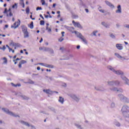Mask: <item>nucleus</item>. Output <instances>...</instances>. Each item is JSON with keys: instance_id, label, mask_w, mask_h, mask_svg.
<instances>
[{"instance_id": "1", "label": "nucleus", "mask_w": 129, "mask_h": 129, "mask_svg": "<svg viewBox=\"0 0 129 129\" xmlns=\"http://www.w3.org/2000/svg\"><path fill=\"white\" fill-rule=\"evenodd\" d=\"M121 112L125 117L126 116H127V113H129V106L126 105H123L121 109Z\"/></svg>"}, {"instance_id": "2", "label": "nucleus", "mask_w": 129, "mask_h": 129, "mask_svg": "<svg viewBox=\"0 0 129 129\" xmlns=\"http://www.w3.org/2000/svg\"><path fill=\"white\" fill-rule=\"evenodd\" d=\"M108 69L109 70H111V71H112L115 74H116L117 75H123V72L120 71V70H117L115 71L113 68H112L111 66H108Z\"/></svg>"}, {"instance_id": "3", "label": "nucleus", "mask_w": 129, "mask_h": 129, "mask_svg": "<svg viewBox=\"0 0 129 129\" xmlns=\"http://www.w3.org/2000/svg\"><path fill=\"white\" fill-rule=\"evenodd\" d=\"M2 110H3V111H5V112H6V113H7L8 114H9V115H12V116H14L15 117H17V116L20 117L19 115H17L16 114L13 113V112L10 111V110H9V109L3 108H2Z\"/></svg>"}, {"instance_id": "4", "label": "nucleus", "mask_w": 129, "mask_h": 129, "mask_svg": "<svg viewBox=\"0 0 129 129\" xmlns=\"http://www.w3.org/2000/svg\"><path fill=\"white\" fill-rule=\"evenodd\" d=\"M18 22H15L14 23V25H12L11 26V28H14V29H17V28H19V26H20V25H21V20H20V19L18 20Z\"/></svg>"}, {"instance_id": "5", "label": "nucleus", "mask_w": 129, "mask_h": 129, "mask_svg": "<svg viewBox=\"0 0 129 129\" xmlns=\"http://www.w3.org/2000/svg\"><path fill=\"white\" fill-rule=\"evenodd\" d=\"M21 123H22V124H23L24 125H26V126H31V127H32V128H35V126L33 125H30V124L29 123H28V122H26L25 121H23L21 120L20 121Z\"/></svg>"}, {"instance_id": "6", "label": "nucleus", "mask_w": 129, "mask_h": 129, "mask_svg": "<svg viewBox=\"0 0 129 129\" xmlns=\"http://www.w3.org/2000/svg\"><path fill=\"white\" fill-rule=\"evenodd\" d=\"M70 96L71 97V98L74 99V100H75V101H77V102H78V101L80 100V98L77 97L76 95L71 94Z\"/></svg>"}, {"instance_id": "7", "label": "nucleus", "mask_w": 129, "mask_h": 129, "mask_svg": "<svg viewBox=\"0 0 129 129\" xmlns=\"http://www.w3.org/2000/svg\"><path fill=\"white\" fill-rule=\"evenodd\" d=\"M110 90H112V91H117V92H123V90L122 89H117L116 87H113L112 88H111Z\"/></svg>"}, {"instance_id": "8", "label": "nucleus", "mask_w": 129, "mask_h": 129, "mask_svg": "<svg viewBox=\"0 0 129 129\" xmlns=\"http://www.w3.org/2000/svg\"><path fill=\"white\" fill-rule=\"evenodd\" d=\"M72 23L75 27H77V28H79V29H82V26L79 22H75L74 20L72 21Z\"/></svg>"}, {"instance_id": "9", "label": "nucleus", "mask_w": 129, "mask_h": 129, "mask_svg": "<svg viewBox=\"0 0 129 129\" xmlns=\"http://www.w3.org/2000/svg\"><path fill=\"white\" fill-rule=\"evenodd\" d=\"M16 95H17V96H20V97H21L22 99H25L26 100L29 99V98H28V97L23 95V94H22L21 92L17 93L16 94Z\"/></svg>"}, {"instance_id": "10", "label": "nucleus", "mask_w": 129, "mask_h": 129, "mask_svg": "<svg viewBox=\"0 0 129 129\" xmlns=\"http://www.w3.org/2000/svg\"><path fill=\"white\" fill-rule=\"evenodd\" d=\"M121 79L124 81L125 84H126L127 85L129 86V80L127 79L125 76H121Z\"/></svg>"}, {"instance_id": "11", "label": "nucleus", "mask_w": 129, "mask_h": 129, "mask_svg": "<svg viewBox=\"0 0 129 129\" xmlns=\"http://www.w3.org/2000/svg\"><path fill=\"white\" fill-rule=\"evenodd\" d=\"M101 25L106 29H109L110 28V25L107 22H101Z\"/></svg>"}, {"instance_id": "12", "label": "nucleus", "mask_w": 129, "mask_h": 129, "mask_svg": "<svg viewBox=\"0 0 129 129\" xmlns=\"http://www.w3.org/2000/svg\"><path fill=\"white\" fill-rule=\"evenodd\" d=\"M95 89L97 90V91H104V90H105L103 87L99 86L95 87Z\"/></svg>"}, {"instance_id": "13", "label": "nucleus", "mask_w": 129, "mask_h": 129, "mask_svg": "<svg viewBox=\"0 0 129 129\" xmlns=\"http://www.w3.org/2000/svg\"><path fill=\"white\" fill-rule=\"evenodd\" d=\"M117 9V10L115 11L116 14H121V6L118 5Z\"/></svg>"}, {"instance_id": "14", "label": "nucleus", "mask_w": 129, "mask_h": 129, "mask_svg": "<svg viewBox=\"0 0 129 129\" xmlns=\"http://www.w3.org/2000/svg\"><path fill=\"white\" fill-rule=\"evenodd\" d=\"M105 4L108 6L109 7H110V8H111L112 9H113L114 8V6L113 5H112V4L110 3V2L106 1H105Z\"/></svg>"}, {"instance_id": "15", "label": "nucleus", "mask_w": 129, "mask_h": 129, "mask_svg": "<svg viewBox=\"0 0 129 129\" xmlns=\"http://www.w3.org/2000/svg\"><path fill=\"white\" fill-rule=\"evenodd\" d=\"M115 55H116V57L118 58V59H121V60H125V58L124 57L121 56L117 53H115Z\"/></svg>"}, {"instance_id": "16", "label": "nucleus", "mask_w": 129, "mask_h": 129, "mask_svg": "<svg viewBox=\"0 0 129 129\" xmlns=\"http://www.w3.org/2000/svg\"><path fill=\"white\" fill-rule=\"evenodd\" d=\"M75 34H76L78 38H79L80 39H82L84 36H82V34L77 31H75Z\"/></svg>"}, {"instance_id": "17", "label": "nucleus", "mask_w": 129, "mask_h": 129, "mask_svg": "<svg viewBox=\"0 0 129 129\" xmlns=\"http://www.w3.org/2000/svg\"><path fill=\"white\" fill-rule=\"evenodd\" d=\"M21 29L22 30L23 33H25L28 31V28H27V27H26L25 25H22Z\"/></svg>"}, {"instance_id": "18", "label": "nucleus", "mask_w": 129, "mask_h": 129, "mask_svg": "<svg viewBox=\"0 0 129 129\" xmlns=\"http://www.w3.org/2000/svg\"><path fill=\"white\" fill-rule=\"evenodd\" d=\"M125 96H123V95L121 94H119L118 95V98L121 101H123L124 98Z\"/></svg>"}, {"instance_id": "19", "label": "nucleus", "mask_w": 129, "mask_h": 129, "mask_svg": "<svg viewBox=\"0 0 129 129\" xmlns=\"http://www.w3.org/2000/svg\"><path fill=\"white\" fill-rule=\"evenodd\" d=\"M116 47L117 49H118V50H122V49H123L121 44H116Z\"/></svg>"}, {"instance_id": "20", "label": "nucleus", "mask_w": 129, "mask_h": 129, "mask_svg": "<svg viewBox=\"0 0 129 129\" xmlns=\"http://www.w3.org/2000/svg\"><path fill=\"white\" fill-rule=\"evenodd\" d=\"M58 102L61 103V104H63L64 103V98L62 97L61 96H59L58 99Z\"/></svg>"}, {"instance_id": "21", "label": "nucleus", "mask_w": 129, "mask_h": 129, "mask_svg": "<svg viewBox=\"0 0 129 129\" xmlns=\"http://www.w3.org/2000/svg\"><path fill=\"white\" fill-rule=\"evenodd\" d=\"M75 126H76V127H77V128L78 129H83L84 127L83 126H82V125H80L79 123H75Z\"/></svg>"}, {"instance_id": "22", "label": "nucleus", "mask_w": 129, "mask_h": 129, "mask_svg": "<svg viewBox=\"0 0 129 129\" xmlns=\"http://www.w3.org/2000/svg\"><path fill=\"white\" fill-rule=\"evenodd\" d=\"M43 91V92H45V93H47V94H52V93H53V92L50 90V89H47V90L44 89Z\"/></svg>"}, {"instance_id": "23", "label": "nucleus", "mask_w": 129, "mask_h": 129, "mask_svg": "<svg viewBox=\"0 0 129 129\" xmlns=\"http://www.w3.org/2000/svg\"><path fill=\"white\" fill-rule=\"evenodd\" d=\"M113 123L116 126L119 127L121 125L120 123H119V122L117 121V120L115 119L114 120Z\"/></svg>"}, {"instance_id": "24", "label": "nucleus", "mask_w": 129, "mask_h": 129, "mask_svg": "<svg viewBox=\"0 0 129 129\" xmlns=\"http://www.w3.org/2000/svg\"><path fill=\"white\" fill-rule=\"evenodd\" d=\"M48 52H49V54H50V55H51V56H54V50H53V49L49 48L48 49Z\"/></svg>"}, {"instance_id": "25", "label": "nucleus", "mask_w": 129, "mask_h": 129, "mask_svg": "<svg viewBox=\"0 0 129 129\" xmlns=\"http://www.w3.org/2000/svg\"><path fill=\"white\" fill-rule=\"evenodd\" d=\"M107 83H108V85H109V86H112L114 85V81H108Z\"/></svg>"}, {"instance_id": "26", "label": "nucleus", "mask_w": 129, "mask_h": 129, "mask_svg": "<svg viewBox=\"0 0 129 129\" xmlns=\"http://www.w3.org/2000/svg\"><path fill=\"white\" fill-rule=\"evenodd\" d=\"M24 34V38H29V32L26 31L25 32H23Z\"/></svg>"}, {"instance_id": "27", "label": "nucleus", "mask_w": 129, "mask_h": 129, "mask_svg": "<svg viewBox=\"0 0 129 129\" xmlns=\"http://www.w3.org/2000/svg\"><path fill=\"white\" fill-rule=\"evenodd\" d=\"M8 12H11V8H9V9L8 10L7 8L5 9V11L4 12V14H7V17H9V14H8Z\"/></svg>"}, {"instance_id": "28", "label": "nucleus", "mask_w": 129, "mask_h": 129, "mask_svg": "<svg viewBox=\"0 0 129 129\" xmlns=\"http://www.w3.org/2000/svg\"><path fill=\"white\" fill-rule=\"evenodd\" d=\"M120 84V82L119 81H114V85L115 86H118Z\"/></svg>"}, {"instance_id": "29", "label": "nucleus", "mask_w": 129, "mask_h": 129, "mask_svg": "<svg viewBox=\"0 0 129 129\" xmlns=\"http://www.w3.org/2000/svg\"><path fill=\"white\" fill-rule=\"evenodd\" d=\"M123 102H125L126 103H129V100L128 98H126V97H124V99H123Z\"/></svg>"}, {"instance_id": "30", "label": "nucleus", "mask_w": 129, "mask_h": 129, "mask_svg": "<svg viewBox=\"0 0 129 129\" xmlns=\"http://www.w3.org/2000/svg\"><path fill=\"white\" fill-rule=\"evenodd\" d=\"M11 45L14 47H20V44L17 43L12 42Z\"/></svg>"}, {"instance_id": "31", "label": "nucleus", "mask_w": 129, "mask_h": 129, "mask_svg": "<svg viewBox=\"0 0 129 129\" xmlns=\"http://www.w3.org/2000/svg\"><path fill=\"white\" fill-rule=\"evenodd\" d=\"M81 40H82V41L84 43V44H85L86 45H87L88 44L87 40H86V39L84 38V36L82 39H81Z\"/></svg>"}, {"instance_id": "32", "label": "nucleus", "mask_w": 129, "mask_h": 129, "mask_svg": "<svg viewBox=\"0 0 129 129\" xmlns=\"http://www.w3.org/2000/svg\"><path fill=\"white\" fill-rule=\"evenodd\" d=\"M45 67H46L47 68H54V66L52 64H45Z\"/></svg>"}, {"instance_id": "33", "label": "nucleus", "mask_w": 129, "mask_h": 129, "mask_svg": "<svg viewBox=\"0 0 129 129\" xmlns=\"http://www.w3.org/2000/svg\"><path fill=\"white\" fill-rule=\"evenodd\" d=\"M28 27L30 29H34V23L33 22H31V24L30 25H28Z\"/></svg>"}, {"instance_id": "34", "label": "nucleus", "mask_w": 129, "mask_h": 129, "mask_svg": "<svg viewBox=\"0 0 129 129\" xmlns=\"http://www.w3.org/2000/svg\"><path fill=\"white\" fill-rule=\"evenodd\" d=\"M125 120L126 122H128L129 123V114L127 115V116L125 117Z\"/></svg>"}, {"instance_id": "35", "label": "nucleus", "mask_w": 129, "mask_h": 129, "mask_svg": "<svg viewBox=\"0 0 129 129\" xmlns=\"http://www.w3.org/2000/svg\"><path fill=\"white\" fill-rule=\"evenodd\" d=\"M11 84H12V86H14V87H18V86L19 87H20V86H21V84H18L16 85H15V84L12 83Z\"/></svg>"}, {"instance_id": "36", "label": "nucleus", "mask_w": 129, "mask_h": 129, "mask_svg": "<svg viewBox=\"0 0 129 129\" xmlns=\"http://www.w3.org/2000/svg\"><path fill=\"white\" fill-rule=\"evenodd\" d=\"M12 9H18V3H15L14 5L12 6Z\"/></svg>"}, {"instance_id": "37", "label": "nucleus", "mask_w": 129, "mask_h": 129, "mask_svg": "<svg viewBox=\"0 0 129 129\" xmlns=\"http://www.w3.org/2000/svg\"><path fill=\"white\" fill-rule=\"evenodd\" d=\"M27 83H28L29 84H34L35 83V82H34V81L31 80H29L27 82Z\"/></svg>"}, {"instance_id": "38", "label": "nucleus", "mask_w": 129, "mask_h": 129, "mask_svg": "<svg viewBox=\"0 0 129 129\" xmlns=\"http://www.w3.org/2000/svg\"><path fill=\"white\" fill-rule=\"evenodd\" d=\"M110 38H112V39H115V36L112 33L110 34Z\"/></svg>"}, {"instance_id": "39", "label": "nucleus", "mask_w": 129, "mask_h": 129, "mask_svg": "<svg viewBox=\"0 0 129 129\" xmlns=\"http://www.w3.org/2000/svg\"><path fill=\"white\" fill-rule=\"evenodd\" d=\"M110 106L112 108H114V107H115V104L114 102H112Z\"/></svg>"}, {"instance_id": "40", "label": "nucleus", "mask_w": 129, "mask_h": 129, "mask_svg": "<svg viewBox=\"0 0 129 129\" xmlns=\"http://www.w3.org/2000/svg\"><path fill=\"white\" fill-rule=\"evenodd\" d=\"M49 49V47H43V51L48 52Z\"/></svg>"}, {"instance_id": "41", "label": "nucleus", "mask_w": 129, "mask_h": 129, "mask_svg": "<svg viewBox=\"0 0 129 129\" xmlns=\"http://www.w3.org/2000/svg\"><path fill=\"white\" fill-rule=\"evenodd\" d=\"M98 31L96 30L92 33V36H96V34L98 33Z\"/></svg>"}, {"instance_id": "42", "label": "nucleus", "mask_w": 129, "mask_h": 129, "mask_svg": "<svg viewBox=\"0 0 129 129\" xmlns=\"http://www.w3.org/2000/svg\"><path fill=\"white\" fill-rule=\"evenodd\" d=\"M40 25L41 26H44L45 25V21L44 20L40 21Z\"/></svg>"}, {"instance_id": "43", "label": "nucleus", "mask_w": 129, "mask_h": 129, "mask_svg": "<svg viewBox=\"0 0 129 129\" xmlns=\"http://www.w3.org/2000/svg\"><path fill=\"white\" fill-rule=\"evenodd\" d=\"M20 63H21V64H25L26 63H27V61L25 60H22Z\"/></svg>"}, {"instance_id": "44", "label": "nucleus", "mask_w": 129, "mask_h": 129, "mask_svg": "<svg viewBox=\"0 0 129 129\" xmlns=\"http://www.w3.org/2000/svg\"><path fill=\"white\" fill-rule=\"evenodd\" d=\"M26 14H29L30 13V9L27 7L26 9Z\"/></svg>"}, {"instance_id": "45", "label": "nucleus", "mask_w": 129, "mask_h": 129, "mask_svg": "<svg viewBox=\"0 0 129 129\" xmlns=\"http://www.w3.org/2000/svg\"><path fill=\"white\" fill-rule=\"evenodd\" d=\"M124 28H126L129 30V24H125L124 25Z\"/></svg>"}, {"instance_id": "46", "label": "nucleus", "mask_w": 129, "mask_h": 129, "mask_svg": "<svg viewBox=\"0 0 129 129\" xmlns=\"http://www.w3.org/2000/svg\"><path fill=\"white\" fill-rule=\"evenodd\" d=\"M38 65H41V66H44L45 67V66H46V64L40 62V63H38Z\"/></svg>"}, {"instance_id": "47", "label": "nucleus", "mask_w": 129, "mask_h": 129, "mask_svg": "<svg viewBox=\"0 0 129 129\" xmlns=\"http://www.w3.org/2000/svg\"><path fill=\"white\" fill-rule=\"evenodd\" d=\"M41 3H42V6L45 5V4H46V2H45V0H41Z\"/></svg>"}, {"instance_id": "48", "label": "nucleus", "mask_w": 129, "mask_h": 129, "mask_svg": "<svg viewBox=\"0 0 129 129\" xmlns=\"http://www.w3.org/2000/svg\"><path fill=\"white\" fill-rule=\"evenodd\" d=\"M63 40H64V38L63 37H60V38L58 39L59 42H62Z\"/></svg>"}, {"instance_id": "49", "label": "nucleus", "mask_w": 129, "mask_h": 129, "mask_svg": "<svg viewBox=\"0 0 129 129\" xmlns=\"http://www.w3.org/2000/svg\"><path fill=\"white\" fill-rule=\"evenodd\" d=\"M40 10H42V7H37L36 8V11H40Z\"/></svg>"}, {"instance_id": "50", "label": "nucleus", "mask_w": 129, "mask_h": 129, "mask_svg": "<svg viewBox=\"0 0 129 129\" xmlns=\"http://www.w3.org/2000/svg\"><path fill=\"white\" fill-rule=\"evenodd\" d=\"M22 2V8H25V3H24V0H21Z\"/></svg>"}, {"instance_id": "51", "label": "nucleus", "mask_w": 129, "mask_h": 129, "mask_svg": "<svg viewBox=\"0 0 129 129\" xmlns=\"http://www.w3.org/2000/svg\"><path fill=\"white\" fill-rule=\"evenodd\" d=\"M6 46L4 45L3 47H1V50H3L4 51H5V50H6Z\"/></svg>"}, {"instance_id": "52", "label": "nucleus", "mask_w": 129, "mask_h": 129, "mask_svg": "<svg viewBox=\"0 0 129 129\" xmlns=\"http://www.w3.org/2000/svg\"><path fill=\"white\" fill-rule=\"evenodd\" d=\"M99 11L100 12V13H102L103 14H104V10L100 9V10H99Z\"/></svg>"}, {"instance_id": "53", "label": "nucleus", "mask_w": 129, "mask_h": 129, "mask_svg": "<svg viewBox=\"0 0 129 129\" xmlns=\"http://www.w3.org/2000/svg\"><path fill=\"white\" fill-rule=\"evenodd\" d=\"M3 59L5 60L4 63H7L8 62V60L7 59V58L4 57Z\"/></svg>"}, {"instance_id": "54", "label": "nucleus", "mask_w": 129, "mask_h": 129, "mask_svg": "<svg viewBox=\"0 0 129 129\" xmlns=\"http://www.w3.org/2000/svg\"><path fill=\"white\" fill-rule=\"evenodd\" d=\"M66 8L67 10H68V11L70 10V8L69 7V6H68V5L66 6Z\"/></svg>"}, {"instance_id": "55", "label": "nucleus", "mask_w": 129, "mask_h": 129, "mask_svg": "<svg viewBox=\"0 0 129 129\" xmlns=\"http://www.w3.org/2000/svg\"><path fill=\"white\" fill-rule=\"evenodd\" d=\"M39 17H40V18H41V19H42V20H44V17H43V15H42V14H40L39 15Z\"/></svg>"}, {"instance_id": "56", "label": "nucleus", "mask_w": 129, "mask_h": 129, "mask_svg": "<svg viewBox=\"0 0 129 129\" xmlns=\"http://www.w3.org/2000/svg\"><path fill=\"white\" fill-rule=\"evenodd\" d=\"M13 14H12V12H10L9 13V17H12Z\"/></svg>"}, {"instance_id": "57", "label": "nucleus", "mask_w": 129, "mask_h": 129, "mask_svg": "<svg viewBox=\"0 0 129 129\" xmlns=\"http://www.w3.org/2000/svg\"><path fill=\"white\" fill-rule=\"evenodd\" d=\"M19 68H22V64H21V62H19Z\"/></svg>"}, {"instance_id": "58", "label": "nucleus", "mask_w": 129, "mask_h": 129, "mask_svg": "<svg viewBox=\"0 0 129 129\" xmlns=\"http://www.w3.org/2000/svg\"><path fill=\"white\" fill-rule=\"evenodd\" d=\"M47 31H48V32H49V33L51 32H52V30L51 29V28H49Z\"/></svg>"}, {"instance_id": "59", "label": "nucleus", "mask_w": 129, "mask_h": 129, "mask_svg": "<svg viewBox=\"0 0 129 129\" xmlns=\"http://www.w3.org/2000/svg\"><path fill=\"white\" fill-rule=\"evenodd\" d=\"M13 62H15L14 64H17V63H18V61H16V59H14Z\"/></svg>"}, {"instance_id": "60", "label": "nucleus", "mask_w": 129, "mask_h": 129, "mask_svg": "<svg viewBox=\"0 0 129 129\" xmlns=\"http://www.w3.org/2000/svg\"><path fill=\"white\" fill-rule=\"evenodd\" d=\"M9 52H11V51H13V49L11 48L10 47H9Z\"/></svg>"}, {"instance_id": "61", "label": "nucleus", "mask_w": 129, "mask_h": 129, "mask_svg": "<svg viewBox=\"0 0 129 129\" xmlns=\"http://www.w3.org/2000/svg\"><path fill=\"white\" fill-rule=\"evenodd\" d=\"M43 42V38H41V39H40V40L39 41V43H41V42Z\"/></svg>"}, {"instance_id": "62", "label": "nucleus", "mask_w": 129, "mask_h": 129, "mask_svg": "<svg viewBox=\"0 0 129 129\" xmlns=\"http://www.w3.org/2000/svg\"><path fill=\"white\" fill-rule=\"evenodd\" d=\"M77 49H80V45H78V46H77Z\"/></svg>"}, {"instance_id": "63", "label": "nucleus", "mask_w": 129, "mask_h": 129, "mask_svg": "<svg viewBox=\"0 0 129 129\" xmlns=\"http://www.w3.org/2000/svg\"><path fill=\"white\" fill-rule=\"evenodd\" d=\"M85 11H86V13H89V11L88 9H85Z\"/></svg>"}, {"instance_id": "64", "label": "nucleus", "mask_w": 129, "mask_h": 129, "mask_svg": "<svg viewBox=\"0 0 129 129\" xmlns=\"http://www.w3.org/2000/svg\"><path fill=\"white\" fill-rule=\"evenodd\" d=\"M37 69V70H41V68H40V67H38Z\"/></svg>"}]
</instances>
